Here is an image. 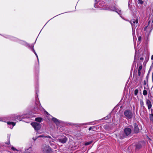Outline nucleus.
<instances>
[{
    "label": "nucleus",
    "mask_w": 153,
    "mask_h": 153,
    "mask_svg": "<svg viewBox=\"0 0 153 153\" xmlns=\"http://www.w3.org/2000/svg\"><path fill=\"white\" fill-rule=\"evenodd\" d=\"M37 137L36 138V139H35L34 138H33V140H34V141L36 140V139H37Z\"/></svg>",
    "instance_id": "nucleus-36"
},
{
    "label": "nucleus",
    "mask_w": 153,
    "mask_h": 153,
    "mask_svg": "<svg viewBox=\"0 0 153 153\" xmlns=\"http://www.w3.org/2000/svg\"><path fill=\"white\" fill-rule=\"evenodd\" d=\"M42 150L45 153H49L51 151V148L48 146H45L42 148Z\"/></svg>",
    "instance_id": "nucleus-9"
},
{
    "label": "nucleus",
    "mask_w": 153,
    "mask_h": 153,
    "mask_svg": "<svg viewBox=\"0 0 153 153\" xmlns=\"http://www.w3.org/2000/svg\"><path fill=\"white\" fill-rule=\"evenodd\" d=\"M11 149L13 150H16L14 147H12V148H11Z\"/></svg>",
    "instance_id": "nucleus-33"
},
{
    "label": "nucleus",
    "mask_w": 153,
    "mask_h": 153,
    "mask_svg": "<svg viewBox=\"0 0 153 153\" xmlns=\"http://www.w3.org/2000/svg\"><path fill=\"white\" fill-rule=\"evenodd\" d=\"M136 54L135 53V57H136Z\"/></svg>",
    "instance_id": "nucleus-39"
},
{
    "label": "nucleus",
    "mask_w": 153,
    "mask_h": 153,
    "mask_svg": "<svg viewBox=\"0 0 153 153\" xmlns=\"http://www.w3.org/2000/svg\"><path fill=\"white\" fill-rule=\"evenodd\" d=\"M22 116H20V115H16L15 116V118L14 120L17 119L20 121L22 118Z\"/></svg>",
    "instance_id": "nucleus-17"
},
{
    "label": "nucleus",
    "mask_w": 153,
    "mask_h": 153,
    "mask_svg": "<svg viewBox=\"0 0 153 153\" xmlns=\"http://www.w3.org/2000/svg\"><path fill=\"white\" fill-rule=\"evenodd\" d=\"M141 146H142L140 143H139L137 144L136 145V148L137 149H139L141 147Z\"/></svg>",
    "instance_id": "nucleus-20"
},
{
    "label": "nucleus",
    "mask_w": 153,
    "mask_h": 153,
    "mask_svg": "<svg viewBox=\"0 0 153 153\" xmlns=\"http://www.w3.org/2000/svg\"><path fill=\"white\" fill-rule=\"evenodd\" d=\"M143 94L144 96H146L147 94V91L146 90H143Z\"/></svg>",
    "instance_id": "nucleus-24"
},
{
    "label": "nucleus",
    "mask_w": 153,
    "mask_h": 153,
    "mask_svg": "<svg viewBox=\"0 0 153 153\" xmlns=\"http://www.w3.org/2000/svg\"><path fill=\"white\" fill-rule=\"evenodd\" d=\"M111 10L116 12L121 17H122L121 15V11L120 10L118 9L116 7H114L113 9H111Z\"/></svg>",
    "instance_id": "nucleus-13"
},
{
    "label": "nucleus",
    "mask_w": 153,
    "mask_h": 153,
    "mask_svg": "<svg viewBox=\"0 0 153 153\" xmlns=\"http://www.w3.org/2000/svg\"><path fill=\"white\" fill-rule=\"evenodd\" d=\"M20 43H22V44L24 45H25V46H26L27 47H30L32 51L34 52V54H35L36 56V57L37 58L38 60L39 61L38 57L37 56V54L36 53L35 51L33 48V47H34L33 45H32L31 46H30L29 44H28V43H27L25 42H24L23 41H21V42Z\"/></svg>",
    "instance_id": "nucleus-5"
},
{
    "label": "nucleus",
    "mask_w": 153,
    "mask_h": 153,
    "mask_svg": "<svg viewBox=\"0 0 153 153\" xmlns=\"http://www.w3.org/2000/svg\"><path fill=\"white\" fill-rule=\"evenodd\" d=\"M31 124L35 130H39L41 128V126L39 123L33 122L31 123Z\"/></svg>",
    "instance_id": "nucleus-7"
},
{
    "label": "nucleus",
    "mask_w": 153,
    "mask_h": 153,
    "mask_svg": "<svg viewBox=\"0 0 153 153\" xmlns=\"http://www.w3.org/2000/svg\"><path fill=\"white\" fill-rule=\"evenodd\" d=\"M140 104H141V105H143L144 103H143V101L142 100L140 101Z\"/></svg>",
    "instance_id": "nucleus-31"
},
{
    "label": "nucleus",
    "mask_w": 153,
    "mask_h": 153,
    "mask_svg": "<svg viewBox=\"0 0 153 153\" xmlns=\"http://www.w3.org/2000/svg\"><path fill=\"white\" fill-rule=\"evenodd\" d=\"M138 4H142L143 3V1L142 0H138Z\"/></svg>",
    "instance_id": "nucleus-23"
},
{
    "label": "nucleus",
    "mask_w": 153,
    "mask_h": 153,
    "mask_svg": "<svg viewBox=\"0 0 153 153\" xmlns=\"http://www.w3.org/2000/svg\"><path fill=\"white\" fill-rule=\"evenodd\" d=\"M47 114H48L47 112Z\"/></svg>",
    "instance_id": "nucleus-40"
},
{
    "label": "nucleus",
    "mask_w": 153,
    "mask_h": 153,
    "mask_svg": "<svg viewBox=\"0 0 153 153\" xmlns=\"http://www.w3.org/2000/svg\"><path fill=\"white\" fill-rule=\"evenodd\" d=\"M50 144L51 146L52 147L53 146V148L54 149H56L57 148V146H56V145H55L53 143H50Z\"/></svg>",
    "instance_id": "nucleus-26"
},
{
    "label": "nucleus",
    "mask_w": 153,
    "mask_h": 153,
    "mask_svg": "<svg viewBox=\"0 0 153 153\" xmlns=\"http://www.w3.org/2000/svg\"><path fill=\"white\" fill-rule=\"evenodd\" d=\"M124 114L127 119H131L133 117V114L131 111L130 110H126L124 111Z\"/></svg>",
    "instance_id": "nucleus-3"
},
{
    "label": "nucleus",
    "mask_w": 153,
    "mask_h": 153,
    "mask_svg": "<svg viewBox=\"0 0 153 153\" xmlns=\"http://www.w3.org/2000/svg\"><path fill=\"white\" fill-rule=\"evenodd\" d=\"M94 126H92V127H90L89 128V131H90L91 130V129H94Z\"/></svg>",
    "instance_id": "nucleus-30"
},
{
    "label": "nucleus",
    "mask_w": 153,
    "mask_h": 153,
    "mask_svg": "<svg viewBox=\"0 0 153 153\" xmlns=\"http://www.w3.org/2000/svg\"><path fill=\"white\" fill-rule=\"evenodd\" d=\"M138 93V90L136 89L134 91V94L135 95H136Z\"/></svg>",
    "instance_id": "nucleus-29"
},
{
    "label": "nucleus",
    "mask_w": 153,
    "mask_h": 153,
    "mask_svg": "<svg viewBox=\"0 0 153 153\" xmlns=\"http://www.w3.org/2000/svg\"><path fill=\"white\" fill-rule=\"evenodd\" d=\"M35 120L39 122H41L42 121V119L40 117H37L35 118Z\"/></svg>",
    "instance_id": "nucleus-19"
},
{
    "label": "nucleus",
    "mask_w": 153,
    "mask_h": 153,
    "mask_svg": "<svg viewBox=\"0 0 153 153\" xmlns=\"http://www.w3.org/2000/svg\"><path fill=\"white\" fill-rule=\"evenodd\" d=\"M39 137H42L44 138H51V137L49 136H44V135H39L37 137V138H39Z\"/></svg>",
    "instance_id": "nucleus-18"
},
{
    "label": "nucleus",
    "mask_w": 153,
    "mask_h": 153,
    "mask_svg": "<svg viewBox=\"0 0 153 153\" xmlns=\"http://www.w3.org/2000/svg\"><path fill=\"white\" fill-rule=\"evenodd\" d=\"M110 117V115H108L107 117H106L105 118V120H107L108 118L109 117Z\"/></svg>",
    "instance_id": "nucleus-32"
},
{
    "label": "nucleus",
    "mask_w": 153,
    "mask_h": 153,
    "mask_svg": "<svg viewBox=\"0 0 153 153\" xmlns=\"http://www.w3.org/2000/svg\"><path fill=\"white\" fill-rule=\"evenodd\" d=\"M73 125H76V126H80L81 125H87V123H84L83 124H76L75 123L73 124Z\"/></svg>",
    "instance_id": "nucleus-22"
},
{
    "label": "nucleus",
    "mask_w": 153,
    "mask_h": 153,
    "mask_svg": "<svg viewBox=\"0 0 153 153\" xmlns=\"http://www.w3.org/2000/svg\"><path fill=\"white\" fill-rule=\"evenodd\" d=\"M151 59H153V55H152V56Z\"/></svg>",
    "instance_id": "nucleus-37"
},
{
    "label": "nucleus",
    "mask_w": 153,
    "mask_h": 153,
    "mask_svg": "<svg viewBox=\"0 0 153 153\" xmlns=\"http://www.w3.org/2000/svg\"><path fill=\"white\" fill-rule=\"evenodd\" d=\"M20 43H22V44L24 45H25V46H26L27 47H30L32 51L34 52V54H35L36 56V57L37 58L38 60L39 61L38 57L37 56V54L36 53L35 51L33 48V47H34L33 45H32L31 46H30L29 44H28V43H27L25 42H24L23 41H21V42Z\"/></svg>",
    "instance_id": "nucleus-6"
},
{
    "label": "nucleus",
    "mask_w": 153,
    "mask_h": 153,
    "mask_svg": "<svg viewBox=\"0 0 153 153\" xmlns=\"http://www.w3.org/2000/svg\"><path fill=\"white\" fill-rule=\"evenodd\" d=\"M142 69V66H140L138 68V74L139 76H140L141 74L140 71Z\"/></svg>",
    "instance_id": "nucleus-21"
},
{
    "label": "nucleus",
    "mask_w": 153,
    "mask_h": 153,
    "mask_svg": "<svg viewBox=\"0 0 153 153\" xmlns=\"http://www.w3.org/2000/svg\"><path fill=\"white\" fill-rule=\"evenodd\" d=\"M20 43H22V44L24 45H25V46H26L27 47H30L32 51L34 52V54H35L36 56V57L37 58L38 60L39 61L38 57L37 56V54L36 53L35 51L33 48V47H34L33 45H32L31 46H30L29 44H28V43H27L25 42H24L23 41H21V42Z\"/></svg>",
    "instance_id": "nucleus-4"
},
{
    "label": "nucleus",
    "mask_w": 153,
    "mask_h": 153,
    "mask_svg": "<svg viewBox=\"0 0 153 153\" xmlns=\"http://www.w3.org/2000/svg\"><path fill=\"white\" fill-rule=\"evenodd\" d=\"M150 120L153 121V114H151L150 116Z\"/></svg>",
    "instance_id": "nucleus-25"
},
{
    "label": "nucleus",
    "mask_w": 153,
    "mask_h": 153,
    "mask_svg": "<svg viewBox=\"0 0 153 153\" xmlns=\"http://www.w3.org/2000/svg\"><path fill=\"white\" fill-rule=\"evenodd\" d=\"M57 140L58 141L64 144L66 142L67 140V138L66 137L63 136L61 138L57 139Z\"/></svg>",
    "instance_id": "nucleus-10"
},
{
    "label": "nucleus",
    "mask_w": 153,
    "mask_h": 153,
    "mask_svg": "<svg viewBox=\"0 0 153 153\" xmlns=\"http://www.w3.org/2000/svg\"><path fill=\"white\" fill-rule=\"evenodd\" d=\"M91 143H92L91 141L88 142H87L85 143V146H87V145L90 144Z\"/></svg>",
    "instance_id": "nucleus-27"
},
{
    "label": "nucleus",
    "mask_w": 153,
    "mask_h": 153,
    "mask_svg": "<svg viewBox=\"0 0 153 153\" xmlns=\"http://www.w3.org/2000/svg\"><path fill=\"white\" fill-rule=\"evenodd\" d=\"M52 120L57 126H59V125L62 122L60 120L54 117L52 118Z\"/></svg>",
    "instance_id": "nucleus-11"
},
{
    "label": "nucleus",
    "mask_w": 153,
    "mask_h": 153,
    "mask_svg": "<svg viewBox=\"0 0 153 153\" xmlns=\"http://www.w3.org/2000/svg\"><path fill=\"white\" fill-rule=\"evenodd\" d=\"M146 104L148 106V108L149 110L150 109L152 108V105L151 101L149 100H147L146 101Z\"/></svg>",
    "instance_id": "nucleus-15"
},
{
    "label": "nucleus",
    "mask_w": 153,
    "mask_h": 153,
    "mask_svg": "<svg viewBox=\"0 0 153 153\" xmlns=\"http://www.w3.org/2000/svg\"><path fill=\"white\" fill-rule=\"evenodd\" d=\"M38 104H37V103H36V105H37L35 107V109H39L40 110H42L43 109L42 106H41L40 104L38 102H37Z\"/></svg>",
    "instance_id": "nucleus-16"
},
{
    "label": "nucleus",
    "mask_w": 153,
    "mask_h": 153,
    "mask_svg": "<svg viewBox=\"0 0 153 153\" xmlns=\"http://www.w3.org/2000/svg\"><path fill=\"white\" fill-rule=\"evenodd\" d=\"M132 127L131 126H129L128 127L125 128L124 129L125 134L127 136L130 134L131 132V128Z\"/></svg>",
    "instance_id": "nucleus-8"
},
{
    "label": "nucleus",
    "mask_w": 153,
    "mask_h": 153,
    "mask_svg": "<svg viewBox=\"0 0 153 153\" xmlns=\"http://www.w3.org/2000/svg\"><path fill=\"white\" fill-rule=\"evenodd\" d=\"M150 22V21H149L148 22V25H149V24Z\"/></svg>",
    "instance_id": "nucleus-35"
},
{
    "label": "nucleus",
    "mask_w": 153,
    "mask_h": 153,
    "mask_svg": "<svg viewBox=\"0 0 153 153\" xmlns=\"http://www.w3.org/2000/svg\"><path fill=\"white\" fill-rule=\"evenodd\" d=\"M134 132L135 133H137L139 132V129L136 123L134 124Z\"/></svg>",
    "instance_id": "nucleus-14"
},
{
    "label": "nucleus",
    "mask_w": 153,
    "mask_h": 153,
    "mask_svg": "<svg viewBox=\"0 0 153 153\" xmlns=\"http://www.w3.org/2000/svg\"><path fill=\"white\" fill-rule=\"evenodd\" d=\"M153 29V27L150 25H148L145 27L143 29L144 33H145L146 35L148 36L150 34L151 31Z\"/></svg>",
    "instance_id": "nucleus-2"
},
{
    "label": "nucleus",
    "mask_w": 153,
    "mask_h": 153,
    "mask_svg": "<svg viewBox=\"0 0 153 153\" xmlns=\"http://www.w3.org/2000/svg\"><path fill=\"white\" fill-rule=\"evenodd\" d=\"M16 123L13 122H7L8 127L11 129H12L13 127L15 125Z\"/></svg>",
    "instance_id": "nucleus-12"
},
{
    "label": "nucleus",
    "mask_w": 153,
    "mask_h": 153,
    "mask_svg": "<svg viewBox=\"0 0 153 153\" xmlns=\"http://www.w3.org/2000/svg\"><path fill=\"white\" fill-rule=\"evenodd\" d=\"M30 153L27 152V153Z\"/></svg>",
    "instance_id": "nucleus-41"
},
{
    "label": "nucleus",
    "mask_w": 153,
    "mask_h": 153,
    "mask_svg": "<svg viewBox=\"0 0 153 153\" xmlns=\"http://www.w3.org/2000/svg\"><path fill=\"white\" fill-rule=\"evenodd\" d=\"M138 18H135L134 19H132L130 21V23L132 26V28L133 31V35L134 36V34H135V32H134V29L137 26L138 23Z\"/></svg>",
    "instance_id": "nucleus-1"
},
{
    "label": "nucleus",
    "mask_w": 153,
    "mask_h": 153,
    "mask_svg": "<svg viewBox=\"0 0 153 153\" xmlns=\"http://www.w3.org/2000/svg\"><path fill=\"white\" fill-rule=\"evenodd\" d=\"M141 36H140L138 37V42L139 43H140V41L141 40Z\"/></svg>",
    "instance_id": "nucleus-28"
},
{
    "label": "nucleus",
    "mask_w": 153,
    "mask_h": 153,
    "mask_svg": "<svg viewBox=\"0 0 153 153\" xmlns=\"http://www.w3.org/2000/svg\"><path fill=\"white\" fill-rule=\"evenodd\" d=\"M133 110L134 111L135 110V107L134 105L133 106Z\"/></svg>",
    "instance_id": "nucleus-34"
},
{
    "label": "nucleus",
    "mask_w": 153,
    "mask_h": 153,
    "mask_svg": "<svg viewBox=\"0 0 153 153\" xmlns=\"http://www.w3.org/2000/svg\"><path fill=\"white\" fill-rule=\"evenodd\" d=\"M140 59H143V58H140Z\"/></svg>",
    "instance_id": "nucleus-38"
}]
</instances>
